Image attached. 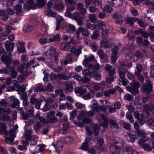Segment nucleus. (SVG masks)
I'll return each instance as SVG.
<instances>
[{"instance_id": "31", "label": "nucleus", "mask_w": 154, "mask_h": 154, "mask_svg": "<svg viewBox=\"0 0 154 154\" xmlns=\"http://www.w3.org/2000/svg\"><path fill=\"white\" fill-rule=\"evenodd\" d=\"M94 93L93 91H90L87 94L83 96V98L85 100H88L90 99L94 96Z\"/></svg>"}, {"instance_id": "44", "label": "nucleus", "mask_w": 154, "mask_h": 154, "mask_svg": "<svg viewBox=\"0 0 154 154\" xmlns=\"http://www.w3.org/2000/svg\"><path fill=\"white\" fill-rule=\"evenodd\" d=\"M122 17V15L120 14L117 13H114L113 14V18L117 20L120 19V20L119 21V22H122V20H121Z\"/></svg>"}, {"instance_id": "25", "label": "nucleus", "mask_w": 154, "mask_h": 154, "mask_svg": "<svg viewBox=\"0 0 154 154\" xmlns=\"http://www.w3.org/2000/svg\"><path fill=\"white\" fill-rule=\"evenodd\" d=\"M152 90V86L151 84L148 85L143 86L142 88V91L143 92L149 93Z\"/></svg>"}, {"instance_id": "46", "label": "nucleus", "mask_w": 154, "mask_h": 154, "mask_svg": "<svg viewBox=\"0 0 154 154\" xmlns=\"http://www.w3.org/2000/svg\"><path fill=\"white\" fill-rule=\"evenodd\" d=\"M100 32L98 30H95L91 35V38L92 39H95L98 38Z\"/></svg>"}, {"instance_id": "45", "label": "nucleus", "mask_w": 154, "mask_h": 154, "mask_svg": "<svg viewBox=\"0 0 154 154\" xmlns=\"http://www.w3.org/2000/svg\"><path fill=\"white\" fill-rule=\"evenodd\" d=\"M92 109L87 112V115L88 116H92L95 115L97 112V110L94 108H92Z\"/></svg>"}, {"instance_id": "22", "label": "nucleus", "mask_w": 154, "mask_h": 154, "mask_svg": "<svg viewBox=\"0 0 154 154\" xmlns=\"http://www.w3.org/2000/svg\"><path fill=\"white\" fill-rule=\"evenodd\" d=\"M77 6L80 14L82 15H85L87 11L86 9L84 8L83 4L81 3H79L77 4Z\"/></svg>"}, {"instance_id": "10", "label": "nucleus", "mask_w": 154, "mask_h": 154, "mask_svg": "<svg viewBox=\"0 0 154 154\" xmlns=\"http://www.w3.org/2000/svg\"><path fill=\"white\" fill-rule=\"evenodd\" d=\"M73 82L71 81L68 82L66 85L64 89V91L66 93H70L72 92L73 90Z\"/></svg>"}, {"instance_id": "34", "label": "nucleus", "mask_w": 154, "mask_h": 154, "mask_svg": "<svg viewBox=\"0 0 154 154\" xmlns=\"http://www.w3.org/2000/svg\"><path fill=\"white\" fill-rule=\"evenodd\" d=\"M32 131L30 129L26 130L25 131L26 135V140H29L31 138V134L32 133Z\"/></svg>"}, {"instance_id": "4", "label": "nucleus", "mask_w": 154, "mask_h": 154, "mask_svg": "<svg viewBox=\"0 0 154 154\" xmlns=\"http://www.w3.org/2000/svg\"><path fill=\"white\" fill-rule=\"evenodd\" d=\"M95 58L94 56L92 55H91L90 56L87 58H85L83 61V65L88 68H93V65L91 64H89V63L94 60Z\"/></svg>"}, {"instance_id": "41", "label": "nucleus", "mask_w": 154, "mask_h": 154, "mask_svg": "<svg viewBox=\"0 0 154 154\" xmlns=\"http://www.w3.org/2000/svg\"><path fill=\"white\" fill-rule=\"evenodd\" d=\"M39 42L41 45H43L47 43H50V42H48V38H47L44 37L41 38L39 39Z\"/></svg>"}, {"instance_id": "63", "label": "nucleus", "mask_w": 154, "mask_h": 154, "mask_svg": "<svg viewBox=\"0 0 154 154\" xmlns=\"http://www.w3.org/2000/svg\"><path fill=\"white\" fill-rule=\"evenodd\" d=\"M123 125L124 128L126 129L128 131L130 130L131 125L130 124L127 122H125L123 123Z\"/></svg>"}, {"instance_id": "56", "label": "nucleus", "mask_w": 154, "mask_h": 154, "mask_svg": "<svg viewBox=\"0 0 154 154\" xmlns=\"http://www.w3.org/2000/svg\"><path fill=\"white\" fill-rule=\"evenodd\" d=\"M136 22L139 24V25L142 27H145L146 26V24L143 21L137 18Z\"/></svg>"}, {"instance_id": "59", "label": "nucleus", "mask_w": 154, "mask_h": 154, "mask_svg": "<svg viewBox=\"0 0 154 154\" xmlns=\"http://www.w3.org/2000/svg\"><path fill=\"white\" fill-rule=\"evenodd\" d=\"M110 124L114 128H119V126L118 124L114 120H111L109 122Z\"/></svg>"}, {"instance_id": "32", "label": "nucleus", "mask_w": 154, "mask_h": 154, "mask_svg": "<svg viewBox=\"0 0 154 154\" xmlns=\"http://www.w3.org/2000/svg\"><path fill=\"white\" fill-rule=\"evenodd\" d=\"M127 90L133 94H136L138 93V90L132 86H128Z\"/></svg>"}, {"instance_id": "60", "label": "nucleus", "mask_w": 154, "mask_h": 154, "mask_svg": "<svg viewBox=\"0 0 154 154\" xmlns=\"http://www.w3.org/2000/svg\"><path fill=\"white\" fill-rule=\"evenodd\" d=\"M87 27L91 30L95 29L96 27V26L95 24H91V23H88L86 25Z\"/></svg>"}, {"instance_id": "21", "label": "nucleus", "mask_w": 154, "mask_h": 154, "mask_svg": "<svg viewBox=\"0 0 154 154\" xmlns=\"http://www.w3.org/2000/svg\"><path fill=\"white\" fill-rule=\"evenodd\" d=\"M90 75L91 77H94L96 80H100L101 78V74L96 71H93Z\"/></svg>"}, {"instance_id": "64", "label": "nucleus", "mask_w": 154, "mask_h": 154, "mask_svg": "<svg viewBox=\"0 0 154 154\" xmlns=\"http://www.w3.org/2000/svg\"><path fill=\"white\" fill-rule=\"evenodd\" d=\"M140 137H144L146 135L145 131L143 130H139L136 133Z\"/></svg>"}, {"instance_id": "28", "label": "nucleus", "mask_w": 154, "mask_h": 154, "mask_svg": "<svg viewBox=\"0 0 154 154\" xmlns=\"http://www.w3.org/2000/svg\"><path fill=\"white\" fill-rule=\"evenodd\" d=\"M125 137L128 140L132 142L134 141L136 139V135L129 133L125 135Z\"/></svg>"}, {"instance_id": "6", "label": "nucleus", "mask_w": 154, "mask_h": 154, "mask_svg": "<svg viewBox=\"0 0 154 154\" xmlns=\"http://www.w3.org/2000/svg\"><path fill=\"white\" fill-rule=\"evenodd\" d=\"M77 45V42L75 41L74 42V44L70 50L71 52L73 54H75L76 56H79L81 53L82 47L79 46L77 50H76V47Z\"/></svg>"}, {"instance_id": "7", "label": "nucleus", "mask_w": 154, "mask_h": 154, "mask_svg": "<svg viewBox=\"0 0 154 154\" xmlns=\"http://www.w3.org/2000/svg\"><path fill=\"white\" fill-rule=\"evenodd\" d=\"M48 42L50 43L55 41L58 42L61 39V36L59 34L54 35L53 34H49L48 36Z\"/></svg>"}, {"instance_id": "40", "label": "nucleus", "mask_w": 154, "mask_h": 154, "mask_svg": "<svg viewBox=\"0 0 154 154\" xmlns=\"http://www.w3.org/2000/svg\"><path fill=\"white\" fill-rule=\"evenodd\" d=\"M46 14L48 16L55 17L57 16V14L56 12L53 11L50 9H48L46 11Z\"/></svg>"}, {"instance_id": "18", "label": "nucleus", "mask_w": 154, "mask_h": 154, "mask_svg": "<svg viewBox=\"0 0 154 154\" xmlns=\"http://www.w3.org/2000/svg\"><path fill=\"white\" fill-rule=\"evenodd\" d=\"M118 50L119 48L117 47H116L113 49L112 54L111 56V60L112 62H115L117 60L118 58L117 54Z\"/></svg>"}, {"instance_id": "12", "label": "nucleus", "mask_w": 154, "mask_h": 154, "mask_svg": "<svg viewBox=\"0 0 154 154\" xmlns=\"http://www.w3.org/2000/svg\"><path fill=\"white\" fill-rule=\"evenodd\" d=\"M30 102L32 104L35 105V107L37 109H39L40 107L41 102L38 99L32 97L30 100Z\"/></svg>"}, {"instance_id": "42", "label": "nucleus", "mask_w": 154, "mask_h": 154, "mask_svg": "<svg viewBox=\"0 0 154 154\" xmlns=\"http://www.w3.org/2000/svg\"><path fill=\"white\" fill-rule=\"evenodd\" d=\"M91 69H83L82 70V72L83 74L85 75L86 76H88L89 78H91V73H92V71H90V70Z\"/></svg>"}, {"instance_id": "20", "label": "nucleus", "mask_w": 154, "mask_h": 154, "mask_svg": "<svg viewBox=\"0 0 154 154\" xmlns=\"http://www.w3.org/2000/svg\"><path fill=\"white\" fill-rule=\"evenodd\" d=\"M54 147L56 148V151L58 153H59L62 151L63 148V143L61 142H57L55 145H54Z\"/></svg>"}, {"instance_id": "14", "label": "nucleus", "mask_w": 154, "mask_h": 154, "mask_svg": "<svg viewBox=\"0 0 154 154\" xmlns=\"http://www.w3.org/2000/svg\"><path fill=\"white\" fill-rule=\"evenodd\" d=\"M123 2V0H111L109 4L115 7H118L122 5Z\"/></svg>"}, {"instance_id": "29", "label": "nucleus", "mask_w": 154, "mask_h": 154, "mask_svg": "<svg viewBox=\"0 0 154 154\" xmlns=\"http://www.w3.org/2000/svg\"><path fill=\"white\" fill-rule=\"evenodd\" d=\"M101 46L106 48H109L111 46V45L108 43V40L106 39H103L101 42Z\"/></svg>"}, {"instance_id": "15", "label": "nucleus", "mask_w": 154, "mask_h": 154, "mask_svg": "<svg viewBox=\"0 0 154 154\" xmlns=\"http://www.w3.org/2000/svg\"><path fill=\"white\" fill-rule=\"evenodd\" d=\"M1 59L2 62H4L8 67V65L11 63V57L6 56L2 57Z\"/></svg>"}, {"instance_id": "13", "label": "nucleus", "mask_w": 154, "mask_h": 154, "mask_svg": "<svg viewBox=\"0 0 154 154\" xmlns=\"http://www.w3.org/2000/svg\"><path fill=\"white\" fill-rule=\"evenodd\" d=\"M143 108L147 112V115H150V112L152 114H154V105L152 104L150 106L148 105H145L144 106Z\"/></svg>"}, {"instance_id": "53", "label": "nucleus", "mask_w": 154, "mask_h": 154, "mask_svg": "<svg viewBox=\"0 0 154 154\" xmlns=\"http://www.w3.org/2000/svg\"><path fill=\"white\" fill-rule=\"evenodd\" d=\"M125 78V77H124V78H119V80L120 82H122V84L123 85L125 86L128 83V81Z\"/></svg>"}, {"instance_id": "54", "label": "nucleus", "mask_w": 154, "mask_h": 154, "mask_svg": "<svg viewBox=\"0 0 154 154\" xmlns=\"http://www.w3.org/2000/svg\"><path fill=\"white\" fill-rule=\"evenodd\" d=\"M7 128V127L4 123H0V133L5 131Z\"/></svg>"}, {"instance_id": "51", "label": "nucleus", "mask_w": 154, "mask_h": 154, "mask_svg": "<svg viewBox=\"0 0 154 154\" xmlns=\"http://www.w3.org/2000/svg\"><path fill=\"white\" fill-rule=\"evenodd\" d=\"M131 86L138 89L140 87V85L137 82L133 80L131 83Z\"/></svg>"}, {"instance_id": "19", "label": "nucleus", "mask_w": 154, "mask_h": 154, "mask_svg": "<svg viewBox=\"0 0 154 154\" xmlns=\"http://www.w3.org/2000/svg\"><path fill=\"white\" fill-rule=\"evenodd\" d=\"M10 98L12 100L13 102V103L11 105V107L13 108H14L16 106L19 105L20 103L19 100L16 98L14 96H11L10 97Z\"/></svg>"}, {"instance_id": "39", "label": "nucleus", "mask_w": 154, "mask_h": 154, "mask_svg": "<svg viewBox=\"0 0 154 154\" xmlns=\"http://www.w3.org/2000/svg\"><path fill=\"white\" fill-rule=\"evenodd\" d=\"M133 149L130 147L126 148L123 151L124 154H133Z\"/></svg>"}, {"instance_id": "49", "label": "nucleus", "mask_w": 154, "mask_h": 154, "mask_svg": "<svg viewBox=\"0 0 154 154\" xmlns=\"http://www.w3.org/2000/svg\"><path fill=\"white\" fill-rule=\"evenodd\" d=\"M96 109L97 110V112L100 111L105 112L107 110V108L105 105H103L101 106H98Z\"/></svg>"}, {"instance_id": "5", "label": "nucleus", "mask_w": 154, "mask_h": 154, "mask_svg": "<svg viewBox=\"0 0 154 154\" xmlns=\"http://www.w3.org/2000/svg\"><path fill=\"white\" fill-rule=\"evenodd\" d=\"M74 91L75 94L78 96H81L87 92L86 89L84 86L75 87Z\"/></svg>"}, {"instance_id": "24", "label": "nucleus", "mask_w": 154, "mask_h": 154, "mask_svg": "<svg viewBox=\"0 0 154 154\" xmlns=\"http://www.w3.org/2000/svg\"><path fill=\"white\" fill-rule=\"evenodd\" d=\"M66 30L69 33H72L75 30V28L74 25L71 24H67L65 26Z\"/></svg>"}, {"instance_id": "58", "label": "nucleus", "mask_w": 154, "mask_h": 154, "mask_svg": "<svg viewBox=\"0 0 154 154\" xmlns=\"http://www.w3.org/2000/svg\"><path fill=\"white\" fill-rule=\"evenodd\" d=\"M133 54L131 53H128L126 54L125 55L126 59L127 60H132L133 57Z\"/></svg>"}, {"instance_id": "3", "label": "nucleus", "mask_w": 154, "mask_h": 154, "mask_svg": "<svg viewBox=\"0 0 154 154\" xmlns=\"http://www.w3.org/2000/svg\"><path fill=\"white\" fill-rule=\"evenodd\" d=\"M99 126L97 125H95L93 128L91 130L90 128L87 127L85 128V129L87 132L90 135L93 133L94 135H97L99 133Z\"/></svg>"}, {"instance_id": "27", "label": "nucleus", "mask_w": 154, "mask_h": 154, "mask_svg": "<svg viewBox=\"0 0 154 154\" xmlns=\"http://www.w3.org/2000/svg\"><path fill=\"white\" fill-rule=\"evenodd\" d=\"M143 69L142 65L140 64H137L136 66V69L135 72V75H139L141 74Z\"/></svg>"}, {"instance_id": "55", "label": "nucleus", "mask_w": 154, "mask_h": 154, "mask_svg": "<svg viewBox=\"0 0 154 154\" xmlns=\"http://www.w3.org/2000/svg\"><path fill=\"white\" fill-rule=\"evenodd\" d=\"M89 149V144L86 142H84L82 145V149L85 151H87Z\"/></svg>"}, {"instance_id": "30", "label": "nucleus", "mask_w": 154, "mask_h": 154, "mask_svg": "<svg viewBox=\"0 0 154 154\" xmlns=\"http://www.w3.org/2000/svg\"><path fill=\"white\" fill-rule=\"evenodd\" d=\"M137 18L136 17L128 18L126 20L125 23L127 24H129L131 25H133L134 24V22H136Z\"/></svg>"}, {"instance_id": "26", "label": "nucleus", "mask_w": 154, "mask_h": 154, "mask_svg": "<svg viewBox=\"0 0 154 154\" xmlns=\"http://www.w3.org/2000/svg\"><path fill=\"white\" fill-rule=\"evenodd\" d=\"M110 29V26L109 25H107L106 26V28L103 29L101 33L103 37L105 38L108 36Z\"/></svg>"}, {"instance_id": "36", "label": "nucleus", "mask_w": 154, "mask_h": 154, "mask_svg": "<svg viewBox=\"0 0 154 154\" xmlns=\"http://www.w3.org/2000/svg\"><path fill=\"white\" fill-rule=\"evenodd\" d=\"M97 25L99 29H102L106 28V26L108 25L106 24L103 21L100 20L98 22Z\"/></svg>"}, {"instance_id": "8", "label": "nucleus", "mask_w": 154, "mask_h": 154, "mask_svg": "<svg viewBox=\"0 0 154 154\" xmlns=\"http://www.w3.org/2000/svg\"><path fill=\"white\" fill-rule=\"evenodd\" d=\"M74 42L72 41L70 42H64L61 44L60 48L62 50L67 51L70 48L71 49L73 46Z\"/></svg>"}, {"instance_id": "33", "label": "nucleus", "mask_w": 154, "mask_h": 154, "mask_svg": "<svg viewBox=\"0 0 154 154\" xmlns=\"http://www.w3.org/2000/svg\"><path fill=\"white\" fill-rule=\"evenodd\" d=\"M9 69L11 72V77L13 79L15 78L17 76V74L15 70V68L14 67H10Z\"/></svg>"}, {"instance_id": "11", "label": "nucleus", "mask_w": 154, "mask_h": 154, "mask_svg": "<svg viewBox=\"0 0 154 154\" xmlns=\"http://www.w3.org/2000/svg\"><path fill=\"white\" fill-rule=\"evenodd\" d=\"M82 122L80 121L75 122V124L79 126L82 127L83 126L84 123L89 124L91 123V120L88 117H85L82 120Z\"/></svg>"}, {"instance_id": "62", "label": "nucleus", "mask_w": 154, "mask_h": 154, "mask_svg": "<svg viewBox=\"0 0 154 154\" xmlns=\"http://www.w3.org/2000/svg\"><path fill=\"white\" fill-rule=\"evenodd\" d=\"M98 54L100 58H103L104 57V53L103 52V50L100 48L98 51Z\"/></svg>"}, {"instance_id": "35", "label": "nucleus", "mask_w": 154, "mask_h": 154, "mask_svg": "<svg viewBox=\"0 0 154 154\" xmlns=\"http://www.w3.org/2000/svg\"><path fill=\"white\" fill-rule=\"evenodd\" d=\"M87 112L85 111H82L79 114V116L77 117L79 120H82L85 117H87Z\"/></svg>"}, {"instance_id": "47", "label": "nucleus", "mask_w": 154, "mask_h": 154, "mask_svg": "<svg viewBox=\"0 0 154 154\" xmlns=\"http://www.w3.org/2000/svg\"><path fill=\"white\" fill-rule=\"evenodd\" d=\"M126 118L129 120L131 123L134 122V120L132 116V114L130 112H128L126 114Z\"/></svg>"}, {"instance_id": "57", "label": "nucleus", "mask_w": 154, "mask_h": 154, "mask_svg": "<svg viewBox=\"0 0 154 154\" xmlns=\"http://www.w3.org/2000/svg\"><path fill=\"white\" fill-rule=\"evenodd\" d=\"M146 123L149 125L154 127V119L150 118L146 121Z\"/></svg>"}, {"instance_id": "1", "label": "nucleus", "mask_w": 154, "mask_h": 154, "mask_svg": "<svg viewBox=\"0 0 154 154\" xmlns=\"http://www.w3.org/2000/svg\"><path fill=\"white\" fill-rule=\"evenodd\" d=\"M113 145L110 148V150L113 154H119L120 148L122 146V141L121 139L113 140Z\"/></svg>"}, {"instance_id": "17", "label": "nucleus", "mask_w": 154, "mask_h": 154, "mask_svg": "<svg viewBox=\"0 0 154 154\" xmlns=\"http://www.w3.org/2000/svg\"><path fill=\"white\" fill-rule=\"evenodd\" d=\"M56 52V49L54 48L50 47L49 49L44 53V55L47 57L53 55L55 54Z\"/></svg>"}, {"instance_id": "43", "label": "nucleus", "mask_w": 154, "mask_h": 154, "mask_svg": "<svg viewBox=\"0 0 154 154\" xmlns=\"http://www.w3.org/2000/svg\"><path fill=\"white\" fill-rule=\"evenodd\" d=\"M89 18L90 22L95 23L97 21L96 17L94 14H91L89 15Z\"/></svg>"}, {"instance_id": "23", "label": "nucleus", "mask_w": 154, "mask_h": 154, "mask_svg": "<svg viewBox=\"0 0 154 154\" xmlns=\"http://www.w3.org/2000/svg\"><path fill=\"white\" fill-rule=\"evenodd\" d=\"M14 47V44L9 42H6L5 44V47L8 51H13Z\"/></svg>"}, {"instance_id": "48", "label": "nucleus", "mask_w": 154, "mask_h": 154, "mask_svg": "<svg viewBox=\"0 0 154 154\" xmlns=\"http://www.w3.org/2000/svg\"><path fill=\"white\" fill-rule=\"evenodd\" d=\"M33 29L32 26L30 25H27L25 26L23 29L26 32H29L32 31Z\"/></svg>"}, {"instance_id": "2", "label": "nucleus", "mask_w": 154, "mask_h": 154, "mask_svg": "<svg viewBox=\"0 0 154 154\" xmlns=\"http://www.w3.org/2000/svg\"><path fill=\"white\" fill-rule=\"evenodd\" d=\"M55 113L53 111H50L47 113L46 119L47 123H54L58 121V119L55 117Z\"/></svg>"}, {"instance_id": "37", "label": "nucleus", "mask_w": 154, "mask_h": 154, "mask_svg": "<svg viewBox=\"0 0 154 154\" xmlns=\"http://www.w3.org/2000/svg\"><path fill=\"white\" fill-rule=\"evenodd\" d=\"M64 7V5L61 2L56 5L54 6V8L57 10L60 11L63 10Z\"/></svg>"}, {"instance_id": "9", "label": "nucleus", "mask_w": 154, "mask_h": 154, "mask_svg": "<svg viewBox=\"0 0 154 154\" xmlns=\"http://www.w3.org/2000/svg\"><path fill=\"white\" fill-rule=\"evenodd\" d=\"M134 116L139 121L140 125H143L145 123V121L143 119V116L142 114H140L138 111H136L134 113Z\"/></svg>"}, {"instance_id": "38", "label": "nucleus", "mask_w": 154, "mask_h": 154, "mask_svg": "<svg viewBox=\"0 0 154 154\" xmlns=\"http://www.w3.org/2000/svg\"><path fill=\"white\" fill-rule=\"evenodd\" d=\"M116 93V91L114 89H111L106 91L104 93V95L107 97H109L111 94H114Z\"/></svg>"}, {"instance_id": "61", "label": "nucleus", "mask_w": 154, "mask_h": 154, "mask_svg": "<svg viewBox=\"0 0 154 154\" xmlns=\"http://www.w3.org/2000/svg\"><path fill=\"white\" fill-rule=\"evenodd\" d=\"M143 4L146 5H150L152 7H154V3L150 0H146Z\"/></svg>"}, {"instance_id": "16", "label": "nucleus", "mask_w": 154, "mask_h": 154, "mask_svg": "<svg viewBox=\"0 0 154 154\" xmlns=\"http://www.w3.org/2000/svg\"><path fill=\"white\" fill-rule=\"evenodd\" d=\"M118 72H119L120 78H122L125 77V73L128 72V70L123 67L122 66L118 67Z\"/></svg>"}, {"instance_id": "52", "label": "nucleus", "mask_w": 154, "mask_h": 154, "mask_svg": "<svg viewBox=\"0 0 154 154\" xmlns=\"http://www.w3.org/2000/svg\"><path fill=\"white\" fill-rule=\"evenodd\" d=\"M12 136L10 135V137H6L5 138V139L7 143H8L12 144V142L14 141V138Z\"/></svg>"}, {"instance_id": "50", "label": "nucleus", "mask_w": 154, "mask_h": 154, "mask_svg": "<svg viewBox=\"0 0 154 154\" xmlns=\"http://www.w3.org/2000/svg\"><path fill=\"white\" fill-rule=\"evenodd\" d=\"M58 78L60 79H62L64 80H68L69 79V77L68 76H66V75L63 73H60L58 75Z\"/></svg>"}]
</instances>
